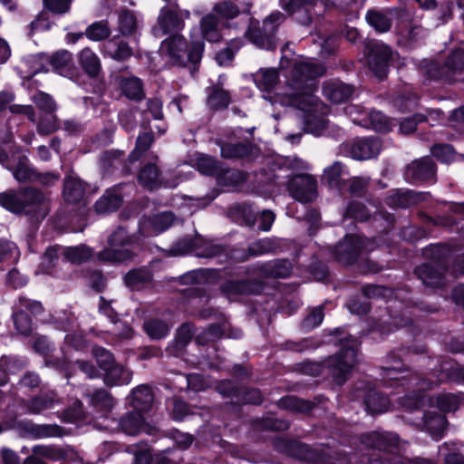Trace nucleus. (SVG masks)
I'll return each instance as SVG.
<instances>
[{
    "instance_id": "obj_1",
    "label": "nucleus",
    "mask_w": 464,
    "mask_h": 464,
    "mask_svg": "<svg viewBox=\"0 0 464 464\" xmlns=\"http://www.w3.org/2000/svg\"><path fill=\"white\" fill-rule=\"evenodd\" d=\"M324 73V66L314 60L307 59L295 63L288 80V85L293 90L290 94L291 103L303 111L315 106L316 80Z\"/></svg>"
},
{
    "instance_id": "obj_2",
    "label": "nucleus",
    "mask_w": 464,
    "mask_h": 464,
    "mask_svg": "<svg viewBox=\"0 0 464 464\" xmlns=\"http://www.w3.org/2000/svg\"><path fill=\"white\" fill-rule=\"evenodd\" d=\"M0 205L13 213L25 214L36 220L44 219L50 211L48 198L34 188L0 193Z\"/></svg>"
},
{
    "instance_id": "obj_3",
    "label": "nucleus",
    "mask_w": 464,
    "mask_h": 464,
    "mask_svg": "<svg viewBox=\"0 0 464 464\" xmlns=\"http://www.w3.org/2000/svg\"><path fill=\"white\" fill-rule=\"evenodd\" d=\"M204 46L202 40L192 41L188 44L183 35L174 34L161 43L160 53L172 65L189 66L193 74L198 70Z\"/></svg>"
},
{
    "instance_id": "obj_4",
    "label": "nucleus",
    "mask_w": 464,
    "mask_h": 464,
    "mask_svg": "<svg viewBox=\"0 0 464 464\" xmlns=\"http://www.w3.org/2000/svg\"><path fill=\"white\" fill-rule=\"evenodd\" d=\"M285 21V15L279 11L270 14L262 24L249 17L245 37L258 48L274 51L277 45L276 32Z\"/></svg>"
},
{
    "instance_id": "obj_5",
    "label": "nucleus",
    "mask_w": 464,
    "mask_h": 464,
    "mask_svg": "<svg viewBox=\"0 0 464 464\" xmlns=\"http://www.w3.org/2000/svg\"><path fill=\"white\" fill-rule=\"evenodd\" d=\"M358 346L359 343L356 339L343 338L340 341L339 352L325 360V367L335 383L342 385L349 378L358 362Z\"/></svg>"
},
{
    "instance_id": "obj_6",
    "label": "nucleus",
    "mask_w": 464,
    "mask_h": 464,
    "mask_svg": "<svg viewBox=\"0 0 464 464\" xmlns=\"http://www.w3.org/2000/svg\"><path fill=\"white\" fill-rule=\"evenodd\" d=\"M361 442L370 449L378 450L384 453V456L379 459H372L369 464H433L426 459H415L406 463L399 455H388L398 446V437L389 432L372 431L361 436Z\"/></svg>"
},
{
    "instance_id": "obj_7",
    "label": "nucleus",
    "mask_w": 464,
    "mask_h": 464,
    "mask_svg": "<svg viewBox=\"0 0 464 464\" xmlns=\"http://www.w3.org/2000/svg\"><path fill=\"white\" fill-rule=\"evenodd\" d=\"M139 232L130 235L123 227H118L108 237V246L100 251L97 258L103 263L117 264L131 261L135 257V253L124 246L138 243L140 239Z\"/></svg>"
},
{
    "instance_id": "obj_8",
    "label": "nucleus",
    "mask_w": 464,
    "mask_h": 464,
    "mask_svg": "<svg viewBox=\"0 0 464 464\" xmlns=\"http://www.w3.org/2000/svg\"><path fill=\"white\" fill-rule=\"evenodd\" d=\"M425 255L430 256L436 265L423 264L415 268V275L422 283L430 287H440L444 285V271L450 256L446 245H436L425 250Z\"/></svg>"
},
{
    "instance_id": "obj_9",
    "label": "nucleus",
    "mask_w": 464,
    "mask_h": 464,
    "mask_svg": "<svg viewBox=\"0 0 464 464\" xmlns=\"http://www.w3.org/2000/svg\"><path fill=\"white\" fill-rule=\"evenodd\" d=\"M464 73V49H455L446 58L443 64L430 63L426 68L429 79L452 83Z\"/></svg>"
},
{
    "instance_id": "obj_10",
    "label": "nucleus",
    "mask_w": 464,
    "mask_h": 464,
    "mask_svg": "<svg viewBox=\"0 0 464 464\" xmlns=\"http://www.w3.org/2000/svg\"><path fill=\"white\" fill-rule=\"evenodd\" d=\"M447 381L464 382V368L459 367L450 362H444L441 364L440 373L436 379L431 377L424 378L420 374H414L411 377L410 383L418 392H424Z\"/></svg>"
},
{
    "instance_id": "obj_11",
    "label": "nucleus",
    "mask_w": 464,
    "mask_h": 464,
    "mask_svg": "<svg viewBox=\"0 0 464 464\" xmlns=\"http://www.w3.org/2000/svg\"><path fill=\"white\" fill-rule=\"evenodd\" d=\"M216 389L224 398L230 399L231 403L236 405H259L263 401V395L258 389L244 386L239 387L228 380L219 382Z\"/></svg>"
},
{
    "instance_id": "obj_12",
    "label": "nucleus",
    "mask_w": 464,
    "mask_h": 464,
    "mask_svg": "<svg viewBox=\"0 0 464 464\" xmlns=\"http://www.w3.org/2000/svg\"><path fill=\"white\" fill-rule=\"evenodd\" d=\"M290 196L301 202L310 203L317 198V180L310 174H298L289 178L286 184Z\"/></svg>"
},
{
    "instance_id": "obj_13",
    "label": "nucleus",
    "mask_w": 464,
    "mask_h": 464,
    "mask_svg": "<svg viewBox=\"0 0 464 464\" xmlns=\"http://www.w3.org/2000/svg\"><path fill=\"white\" fill-rule=\"evenodd\" d=\"M343 150L355 160L375 159L382 149V142L377 137L358 138L342 145Z\"/></svg>"
},
{
    "instance_id": "obj_14",
    "label": "nucleus",
    "mask_w": 464,
    "mask_h": 464,
    "mask_svg": "<svg viewBox=\"0 0 464 464\" xmlns=\"http://www.w3.org/2000/svg\"><path fill=\"white\" fill-rule=\"evenodd\" d=\"M189 17L188 10L181 9L177 3H174L160 9L157 23L162 34H168L183 30L185 20Z\"/></svg>"
},
{
    "instance_id": "obj_15",
    "label": "nucleus",
    "mask_w": 464,
    "mask_h": 464,
    "mask_svg": "<svg viewBox=\"0 0 464 464\" xmlns=\"http://www.w3.org/2000/svg\"><path fill=\"white\" fill-rule=\"evenodd\" d=\"M368 241L356 235H349L340 242L334 251L336 259L344 264H353L367 250Z\"/></svg>"
},
{
    "instance_id": "obj_16",
    "label": "nucleus",
    "mask_w": 464,
    "mask_h": 464,
    "mask_svg": "<svg viewBox=\"0 0 464 464\" xmlns=\"http://www.w3.org/2000/svg\"><path fill=\"white\" fill-rule=\"evenodd\" d=\"M252 4L249 1H243L240 2V4H237L231 0H225L216 3L212 8L211 14H215L225 27L229 28L231 27L230 22L233 19L242 14L248 16Z\"/></svg>"
},
{
    "instance_id": "obj_17",
    "label": "nucleus",
    "mask_w": 464,
    "mask_h": 464,
    "mask_svg": "<svg viewBox=\"0 0 464 464\" xmlns=\"http://www.w3.org/2000/svg\"><path fill=\"white\" fill-rule=\"evenodd\" d=\"M392 49L383 44H373L370 49L367 62L369 68L379 78L387 74Z\"/></svg>"
},
{
    "instance_id": "obj_18",
    "label": "nucleus",
    "mask_w": 464,
    "mask_h": 464,
    "mask_svg": "<svg viewBox=\"0 0 464 464\" xmlns=\"http://www.w3.org/2000/svg\"><path fill=\"white\" fill-rule=\"evenodd\" d=\"M396 29L401 38L408 44L420 39L423 33L421 25L413 21L411 14L406 10L400 11Z\"/></svg>"
},
{
    "instance_id": "obj_19",
    "label": "nucleus",
    "mask_w": 464,
    "mask_h": 464,
    "mask_svg": "<svg viewBox=\"0 0 464 464\" xmlns=\"http://www.w3.org/2000/svg\"><path fill=\"white\" fill-rule=\"evenodd\" d=\"M174 222V215L163 212L152 218H144L140 226L139 234L142 237H151L170 227Z\"/></svg>"
},
{
    "instance_id": "obj_20",
    "label": "nucleus",
    "mask_w": 464,
    "mask_h": 464,
    "mask_svg": "<svg viewBox=\"0 0 464 464\" xmlns=\"http://www.w3.org/2000/svg\"><path fill=\"white\" fill-rule=\"evenodd\" d=\"M400 11L396 9H377L368 10L365 15L367 23L378 33H387L392 26V20L395 16L399 18Z\"/></svg>"
},
{
    "instance_id": "obj_21",
    "label": "nucleus",
    "mask_w": 464,
    "mask_h": 464,
    "mask_svg": "<svg viewBox=\"0 0 464 464\" xmlns=\"http://www.w3.org/2000/svg\"><path fill=\"white\" fill-rule=\"evenodd\" d=\"M436 173L433 160L430 157L412 161L405 170L407 179L411 182L431 179Z\"/></svg>"
},
{
    "instance_id": "obj_22",
    "label": "nucleus",
    "mask_w": 464,
    "mask_h": 464,
    "mask_svg": "<svg viewBox=\"0 0 464 464\" xmlns=\"http://www.w3.org/2000/svg\"><path fill=\"white\" fill-rule=\"evenodd\" d=\"M102 51L104 55L117 62H125L133 55L132 47L119 35H114L106 41Z\"/></svg>"
},
{
    "instance_id": "obj_23",
    "label": "nucleus",
    "mask_w": 464,
    "mask_h": 464,
    "mask_svg": "<svg viewBox=\"0 0 464 464\" xmlns=\"http://www.w3.org/2000/svg\"><path fill=\"white\" fill-rule=\"evenodd\" d=\"M323 93L332 102L342 103L350 99L353 93V88L337 80L324 82Z\"/></svg>"
},
{
    "instance_id": "obj_24",
    "label": "nucleus",
    "mask_w": 464,
    "mask_h": 464,
    "mask_svg": "<svg viewBox=\"0 0 464 464\" xmlns=\"http://www.w3.org/2000/svg\"><path fill=\"white\" fill-rule=\"evenodd\" d=\"M62 403L61 399L53 391L43 392L25 401L27 411L32 414H39L44 411L53 409Z\"/></svg>"
},
{
    "instance_id": "obj_25",
    "label": "nucleus",
    "mask_w": 464,
    "mask_h": 464,
    "mask_svg": "<svg viewBox=\"0 0 464 464\" xmlns=\"http://www.w3.org/2000/svg\"><path fill=\"white\" fill-rule=\"evenodd\" d=\"M86 184L78 177L68 175L63 180V197L67 203L78 204L85 196Z\"/></svg>"
},
{
    "instance_id": "obj_26",
    "label": "nucleus",
    "mask_w": 464,
    "mask_h": 464,
    "mask_svg": "<svg viewBox=\"0 0 464 464\" xmlns=\"http://www.w3.org/2000/svg\"><path fill=\"white\" fill-rule=\"evenodd\" d=\"M122 204V196L120 188L113 187L105 190L94 204L98 214L105 215L116 211Z\"/></svg>"
},
{
    "instance_id": "obj_27",
    "label": "nucleus",
    "mask_w": 464,
    "mask_h": 464,
    "mask_svg": "<svg viewBox=\"0 0 464 464\" xmlns=\"http://www.w3.org/2000/svg\"><path fill=\"white\" fill-rule=\"evenodd\" d=\"M220 289L229 300H236L240 295L256 293L257 285L249 280H229L225 282Z\"/></svg>"
},
{
    "instance_id": "obj_28",
    "label": "nucleus",
    "mask_w": 464,
    "mask_h": 464,
    "mask_svg": "<svg viewBox=\"0 0 464 464\" xmlns=\"http://www.w3.org/2000/svg\"><path fill=\"white\" fill-rule=\"evenodd\" d=\"M257 271L265 277L286 278L292 274V265L288 260L278 259L258 266Z\"/></svg>"
},
{
    "instance_id": "obj_29",
    "label": "nucleus",
    "mask_w": 464,
    "mask_h": 464,
    "mask_svg": "<svg viewBox=\"0 0 464 464\" xmlns=\"http://www.w3.org/2000/svg\"><path fill=\"white\" fill-rule=\"evenodd\" d=\"M160 170L155 163H147L138 174L139 183L149 190H154L162 184L160 179Z\"/></svg>"
},
{
    "instance_id": "obj_30",
    "label": "nucleus",
    "mask_w": 464,
    "mask_h": 464,
    "mask_svg": "<svg viewBox=\"0 0 464 464\" xmlns=\"http://www.w3.org/2000/svg\"><path fill=\"white\" fill-rule=\"evenodd\" d=\"M219 21L215 14L204 15L199 23L202 38L210 43H218L222 40L221 30L218 26Z\"/></svg>"
},
{
    "instance_id": "obj_31",
    "label": "nucleus",
    "mask_w": 464,
    "mask_h": 464,
    "mask_svg": "<svg viewBox=\"0 0 464 464\" xmlns=\"http://www.w3.org/2000/svg\"><path fill=\"white\" fill-rule=\"evenodd\" d=\"M132 378V372L121 364L114 363L103 373V382L107 386L128 384Z\"/></svg>"
},
{
    "instance_id": "obj_32",
    "label": "nucleus",
    "mask_w": 464,
    "mask_h": 464,
    "mask_svg": "<svg viewBox=\"0 0 464 464\" xmlns=\"http://www.w3.org/2000/svg\"><path fill=\"white\" fill-rule=\"evenodd\" d=\"M153 393L148 385H140L131 392V405L136 411L143 412L151 409Z\"/></svg>"
},
{
    "instance_id": "obj_33",
    "label": "nucleus",
    "mask_w": 464,
    "mask_h": 464,
    "mask_svg": "<svg viewBox=\"0 0 464 464\" xmlns=\"http://www.w3.org/2000/svg\"><path fill=\"white\" fill-rule=\"evenodd\" d=\"M79 63L82 70L91 77L99 75L102 70L101 60L98 55L90 48H83L78 55Z\"/></svg>"
},
{
    "instance_id": "obj_34",
    "label": "nucleus",
    "mask_w": 464,
    "mask_h": 464,
    "mask_svg": "<svg viewBox=\"0 0 464 464\" xmlns=\"http://www.w3.org/2000/svg\"><path fill=\"white\" fill-rule=\"evenodd\" d=\"M120 88L128 99L140 102L144 99L145 92L142 82L137 77H122L120 79Z\"/></svg>"
},
{
    "instance_id": "obj_35",
    "label": "nucleus",
    "mask_w": 464,
    "mask_h": 464,
    "mask_svg": "<svg viewBox=\"0 0 464 464\" xmlns=\"http://www.w3.org/2000/svg\"><path fill=\"white\" fill-rule=\"evenodd\" d=\"M120 426L129 435H137L141 431H148V427L141 413L136 411L123 416L120 421Z\"/></svg>"
},
{
    "instance_id": "obj_36",
    "label": "nucleus",
    "mask_w": 464,
    "mask_h": 464,
    "mask_svg": "<svg viewBox=\"0 0 464 464\" xmlns=\"http://www.w3.org/2000/svg\"><path fill=\"white\" fill-rule=\"evenodd\" d=\"M343 173L344 165L340 161H335L324 170L322 180L326 182L330 188L340 191V189L343 188V183L346 180L342 178Z\"/></svg>"
},
{
    "instance_id": "obj_37",
    "label": "nucleus",
    "mask_w": 464,
    "mask_h": 464,
    "mask_svg": "<svg viewBox=\"0 0 464 464\" xmlns=\"http://www.w3.org/2000/svg\"><path fill=\"white\" fill-rule=\"evenodd\" d=\"M221 156L224 159L235 160L244 159L252 154L254 147L251 143L238 142V143H223L220 147Z\"/></svg>"
},
{
    "instance_id": "obj_38",
    "label": "nucleus",
    "mask_w": 464,
    "mask_h": 464,
    "mask_svg": "<svg viewBox=\"0 0 464 464\" xmlns=\"http://www.w3.org/2000/svg\"><path fill=\"white\" fill-rule=\"evenodd\" d=\"M365 409L367 411L376 414L386 411L390 405L387 396L376 390H371L364 398Z\"/></svg>"
},
{
    "instance_id": "obj_39",
    "label": "nucleus",
    "mask_w": 464,
    "mask_h": 464,
    "mask_svg": "<svg viewBox=\"0 0 464 464\" xmlns=\"http://www.w3.org/2000/svg\"><path fill=\"white\" fill-rule=\"evenodd\" d=\"M370 181L371 179L367 177H353L347 179L343 183V188L340 189L339 193L341 195L348 193L355 197H363L367 192Z\"/></svg>"
},
{
    "instance_id": "obj_40",
    "label": "nucleus",
    "mask_w": 464,
    "mask_h": 464,
    "mask_svg": "<svg viewBox=\"0 0 464 464\" xmlns=\"http://www.w3.org/2000/svg\"><path fill=\"white\" fill-rule=\"evenodd\" d=\"M111 34L110 23L105 19L91 24L85 30V36L93 42L108 41Z\"/></svg>"
},
{
    "instance_id": "obj_41",
    "label": "nucleus",
    "mask_w": 464,
    "mask_h": 464,
    "mask_svg": "<svg viewBox=\"0 0 464 464\" xmlns=\"http://www.w3.org/2000/svg\"><path fill=\"white\" fill-rule=\"evenodd\" d=\"M230 101V93L219 85H214L208 89V104L211 109L227 108Z\"/></svg>"
},
{
    "instance_id": "obj_42",
    "label": "nucleus",
    "mask_w": 464,
    "mask_h": 464,
    "mask_svg": "<svg viewBox=\"0 0 464 464\" xmlns=\"http://www.w3.org/2000/svg\"><path fill=\"white\" fill-rule=\"evenodd\" d=\"M118 30L122 37H131L138 31V22L134 14L129 10L120 13L118 18Z\"/></svg>"
},
{
    "instance_id": "obj_43",
    "label": "nucleus",
    "mask_w": 464,
    "mask_h": 464,
    "mask_svg": "<svg viewBox=\"0 0 464 464\" xmlns=\"http://www.w3.org/2000/svg\"><path fill=\"white\" fill-rule=\"evenodd\" d=\"M47 61L53 71L63 74L72 67V55L69 51L60 50L48 56Z\"/></svg>"
},
{
    "instance_id": "obj_44",
    "label": "nucleus",
    "mask_w": 464,
    "mask_h": 464,
    "mask_svg": "<svg viewBox=\"0 0 464 464\" xmlns=\"http://www.w3.org/2000/svg\"><path fill=\"white\" fill-rule=\"evenodd\" d=\"M401 354H397L395 352H391L387 355V366H382L381 369L383 372V376H388L391 380L399 381V378L396 377V373H398L402 369V360L401 355H406L410 353V349H401Z\"/></svg>"
},
{
    "instance_id": "obj_45",
    "label": "nucleus",
    "mask_w": 464,
    "mask_h": 464,
    "mask_svg": "<svg viewBox=\"0 0 464 464\" xmlns=\"http://www.w3.org/2000/svg\"><path fill=\"white\" fill-rule=\"evenodd\" d=\"M13 174L14 179L19 182H35L37 179V171L31 167L25 156L19 158Z\"/></svg>"
},
{
    "instance_id": "obj_46",
    "label": "nucleus",
    "mask_w": 464,
    "mask_h": 464,
    "mask_svg": "<svg viewBox=\"0 0 464 464\" xmlns=\"http://www.w3.org/2000/svg\"><path fill=\"white\" fill-rule=\"evenodd\" d=\"M279 80L278 72L275 69H264L254 75L256 86L266 92H270L277 84Z\"/></svg>"
},
{
    "instance_id": "obj_47",
    "label": "nucleus",
    "mask_w": 464,
    "mask_h": 464,
    "mask_svg": "<svg viewBox=\"0 0 464 464\" xmlns=\"http://www.w3.org/2000/svg\"><path fill=\"white\" fill-rule=\"evenodd\" d=\"M92 405L101 411H111L115 405V400L112 395L105 389L94 391L91 395Z\"/></svg>"
},
{
    "instance_id": "obj_48",
    "label": "nucleus",
    "mask_w": 464,
    "mask_h": 464,
    "mask_svg": "<svg viewBox=\"0 0 464 464\" xmlns=\"http://www.w3.org/2000/svg\"><path fill=\"white\" fill-rule=\"evenodd\" d=\"M278 406L294 412L306 413L314 406V403L295 396H286L279 400Z\"/></svg>"
},
{
    "instance_id": "obj_49",
    "label": "nucleus",
    "mask_w": 464,
    "mask_h": 464,
    "mask_svg": "<svg viewBox=\"0 0 464 464\" xmlns=\"http://www.w3.org/2000/svg\"><path fill=\"white\" fill-rule=\"evenodd\" d=\"M143 329L151 339L160 340L168 335L170 326L163 320L152 318L144 322Z\"/></svg>"
},
{
    "instance_id": "obj_50",
    "label": "nucleus",
    "mask_w": 464,
    "mask_h": 464,
    "mask_svg": "<svg viewBox=\"0 0 464 464\" xmlns=\"http://www.w3.org/2000/svg\"><path fill=\"white\" fill-rule=\"evenodd\" d=\"M150 280L151 274L145 267L132 269L124 276L126 285L132 289H139L142 285L149 283Z\"/></svg>"
},
{
    "instance_id": "obj_51",
    "label": "nucleus",
    "mask_w": 464,
    "mask_h": 464,
    "mask_svg": "<svg viewBox=\"0 0 464 464\" xmlns=\"http://www.w3.org/2000/svg\"><path fill=\"white\" fill-rule=\"evenodd\" d=\"M92 256V250L85 246L63 247V257L65 261L81 264Z\"/></svg>"
},
{
    "instance_id": "obj_52",
    "label": "nucleus",
    "mask_w": 464,
    "mask_h": 464,
    "mask_svg": "<svg viewBox=\"0 0 464 464\" xmlns=\"http://www.w3.org/2000/svg\"><path fill=\"white\" fill-rule=\"evenodd\" d=\"M276 247V243L270 238H263L259 239L254 243H252L248 246V254L244 255L242 257L235 256L236 258H239L244 261L248 258V256H257L261 255H265L272 252Z\"/></svg>"
},
{
    "instance_id": "obj_53",
    "label": "nucleus",
    "mask_w": 464,
    "mask_h": 464,
    "mask_svg": "<svg viewBox=\"0 0 464 464\" xmlns=\"http://www.w3.org/2000/svg\"><path fill=\"white\" fill-rule=\"evenodd\" d=\"M32 451L37 458L42 457L53 461H59L66 457L63 449L53 445H37L32 449Z\"/></svg>"
},
{
    "instance_id": "obj_54",
    "label": "nucleus",
    "mask_w": 464,
    "mask_h": 464,
    "mask_svg": "<svg viewBox=\"0 0 464 464\" xmlns=\"http://www.w3.org/2000/svg\"><path fill=\"white\" fill-rule=\"evenodd\" d=\"M218 182L225 186H237L246 181L247 174L238 169H223L218 176Z\"/></svg>"
},
{
    "instance_id": "obj_55",
    "label": "nucleus",
    "mask_w": 464,
    "mask_h": 464,
    "mask_svg": "<svg viewBox=\"0 0 464 464\" xmlns=\"http://www.w3.org/2000/svg\"><path fill=\"white\" fill-rule=\"evenodd\" d=\"M13 307L26 314L28 312L33 316L41 315L44 312V305L40 301L33 300L24 295L18 297L17 302Z\"/></svg>"
},
{
    "instance_id": "obj_56",
    "label": "nucleus",
    "mask_w": 464,
    "mask_h": 464,
    "mask_svg": "<svg viewBox=\"0 0 464 464\" xmlns=\"http://www.w3.org/2000/svg\"><path fill=\"white\" fill-rule=\"evenodd\" d=\"M195 326L191 323H184L177 330L174 346L178 351L183 350L191 341Z\"/></svg>"
},
{
    "instance_id": "obj_57",
    "label": "nucleus",
    "mask_w": 464,
    "mask_h": 464,
    "mask_svg": "<svg viewBox=\"0 0 464 464\" xmlns=\"http://www.w3.org/2000/svg\"><path fill=\"white\" fill-rule=\"evenodd\" d=\"M200 242V237H187L177 241L172 246L170 252L174 256H181L190 252H194L196 254L197 247Z\"/></svg>"
},
{
    "instance_id": "obj_58",
    "label": "nucleus",
    "mask_w": 464,
    "mask_h": 464,
    "mask_svg": "<svg viewBox=\"0 0 464 464\" xmlns=\"http://www.w3.org/2000/svg\"><path fill=\"white\" fill-rule=\"evenodd\" d=\"M13 320L17 332L23 335H29L33 331L31 317L23 311L13 307Z\"/></svg>"
},
{
    "instance_id": "obj_59",
    "label": "nucleus",
    "mask_w": 464,
    "mask_h": 464,
    "mask_svg": "<svg viewBox=\"0 0 464 464\" xmlns=\"http://www.w3.org/2000/svg\"><path fill=\"white\" fill-rule=\"evenodd\" d=\"M32 101L39 110L46 114H53L56 111V103L48 93L38 91L33 95Z\"/></svg>"
},
{
    "instance_id": "obj_60",
    "label": "nucleus",
    "mask_w": 464,
    "mask_h": 464,
    "mask_svg": "<svg viewBox=\"0 0 464 464\" xmlns=\"http://www.w3.org/2000/svg\"><path fill=\"white\" fill-rule=\"evenodd\" d=\"M198 170L208 176H218L221 172L220 163L211 157H201L197 161Z\"/></svg>"
},
{
    "instance_id": "obj_61",
    "label": "nucleus",
    "mask_w": 464,
    "mask_h": 464,
    "mask_svg": "<svg viewBox=\"0 0 464 464\" xmlns=\"http://www.w3.org/2000/svg\"><path fill=\"white\" fill-rule=\"evenodd\" d=\"M59 129V121L56 115L46 114L41 116L37 122V131L40 135H50Z\"/></svg>"
},
{
    "instance_id": "obj_62",
    "label": "nucleus",
    "mask_w": 464,
    "mask_h": 464,
    "mask_svg": "<svg viewBox=\"0 0 464 464\" xmlns=\"http://www.w3.org/2000/svg\"><path fill=\"white\" fill-rule=\"evenodd\" d=\"M344 217L359 221H365L369 218L370 214L364 204L353 200L348 204L344 212Z\"/></svg>"
},
{
    "instance_id": "obj_63",
    "label": "nucleus",
    "mask_w": 464,
    "mask_h": 464,
    "mask_svg": "<svg viewBox=\"0 0 464 464\" xmlns=\"http://www.w3.org/2000/svg\"><path fill=\"white\" fill-rule=\"evenodd\" d=\"M72 0H43L44 9L56 15L70 12Z\"/></svg>"
},
{
    "instance_id": "obj_64",
    "label": "nucleus",
    "mask_w": 464,
    "mask_h": 464,
    "mask_svg": "<svg viewBox=\"0 0 464 464\" xmlns=\"http://www.w3.org/2000/svg\"><path fill=\"white\" fill-rule=\"evenodd\" d=\"M154 142V135L152 132H143L140 134L136 140V147L131 152V157L138 160L144 152H146Z\"/></svg>"
}]
</instances>
